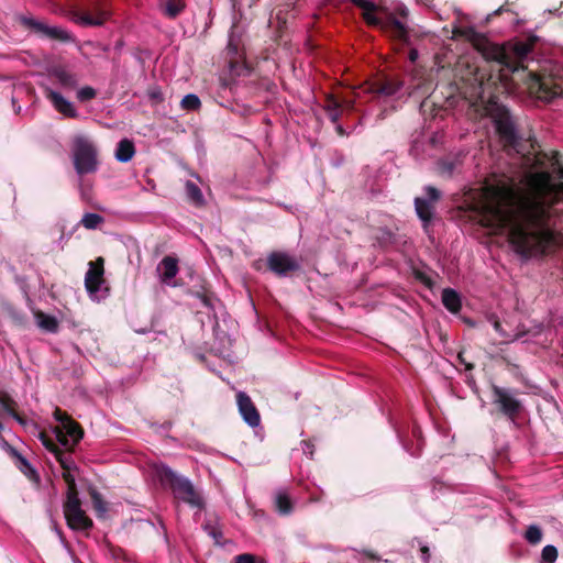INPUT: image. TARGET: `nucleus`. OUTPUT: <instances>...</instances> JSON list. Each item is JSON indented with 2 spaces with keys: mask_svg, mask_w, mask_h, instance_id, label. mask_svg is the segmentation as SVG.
Instances as JSON below:
<instances>
[{
  "mask_svg": "<svg viewBox=\"0 0 563 563\" xmlns=\"http://www.w3.org/2000/svg\"><path fill=\"white\" fill-rule=\"evenodd\" d=\"M38 439L51 453L55 454L59 452V445L56 444L45 431L38 432Z\"/></svg>",
  "mask_w": 563,
  "mask_h": 563,
  "instance_id": "obj_39",
  "label": "nucleus"
},
{
  "mask_svg": "<svg viewBox=\"0 0 563 563\" xmlns=\"http://www.w3.org/2000/svg\"><path fill=\"white\" fill-rule=\"evenodd\" d=\"M275 508L280 515H289L292 511V501L285 492H278L275 496Z\"/></svg>",
  "mask_w": 563,
  "mask_h": 563,
  "instance_id": "obj_29",
  "label": "nucleus"
},
{
  "mask_svg": "<svg viewBox=\"0 0 563 563\" xmlns=\"http://www.w3.org/2000/svg\"><path fill=\"white\" fill-rule=\"evenodd\" d=\"M426 192H427V196L429 199L428 201H430L431 203L437 202L441 197L440 191L435 187H432V186L426 187Z\"/></svg>",
  "mask_w": 563,
  "mask_h": 563,
  "instance_id": "obj_42",
  "label": "nucleus"
},
{
  "mask_svg": "<svg viewBox=\"0 0 563 563\" xmlns=\"http://www.w3.org/2000/svg\"><path fill=\"white\" fill-rule=\"evenodd\" d=\"M442 303L451 312L457 313L461 310L462 302L459 292L452 288H444L442 290Z\"/></svg>",
  "mask_w": 563,
  "mask_h": 563,
  "instance_id": "obj_22",
  "label": "nucleus"
},
{
  "mask_svg": "<svg viewBox=\"0 0 563 563\" xmlns=\"http://www.w3.org/2000/svg\"><path fill=\"white\" fill-rule=\"evenodd\" d=\"M367 556H369L371 559H376V556L373 554V553H367Z\"/></svg>",
  "mask_w": 563,
  "mask_h": 563,
  "instance_id": "obj_54",
  "label": "nucleus"
},
{
  "mask_svg": "<svg viewBox=\"0 0 563 563\" xmlns=\"http://www.w3.org/2000/svg\"><path fill=\"white\" fill-rule=\"evenodd\" d=\"M397 13L402 16V18H407L408 16V9L406 7H399L397 9Z\"/></svg>",
  "mask_w": 563,
  "mask_h": 563,
  "instance_id": "obj_48",
  "label": "nucleus"
},
{
  "mask_svg": "<svg viewBox=\"0 0 563 563\" xmlns=\"http://www.w3.org/2000/svg\"><path fill=\"white\" fill-rule=\"evenodd\" d=\"M103 218L98 213H85L80 223L88 230L96 229L99 224L103 222Z\"/></svg>",
  "mask_w": 563,
  "mask_h": 563,
  "instance_id": "obj_35",
  "label": "nucleus"
},
{
  "mask_svg": "<svg viewBox=\"0 0 563 563\" xmlns=\"http://www.w3.org/2000/svg\"><path fill=\"white\" fill-rule=\"evenodd\" d=\"M73 20L85 26H101L110 18V11L99 2L91 9H77L71 12Z\"/></svg>",
  "mask_w": 563,
  "mask_h": 563,
  "instance_id": "obj_10",
  "label": "nucleus"
},
{
  "mask_svg": "<svg viewBox=\"0 0 563 563\" xmlns=\"http://www.w3.org/2000/svg\"><path fill=\"white\" fill-rule=\"evenodd\" d=\"M558 559V549L548 544L542 549L541 563H554Z\"/></svg>",
  "mask_w": 563,
  "mask_h": 563,
  "instance_id": "obj_38",
  "label": "nucleus"
},
{
  "mask_svg": "<svg viewBox=\"0 0 563 563\" xmlns=\"http://www.w3.org/2000/svg\"><path fill=\"white\" fill-rule=\"evenodd\" d=\"M202 528L206 531V533L214 540L216 544H222L223 533L221 527L218 523L217 518H208L203 522Z\"/></svg>",
  "mask_w": 563,
  "mask_h": 563,
  "instance_id": "obj_28",
  "label": "nucleus"
},
{
  "mask_svg": "<svg viewBox=\"0 0 563 563\" xmlns=\"http://www.w3.org/2000/svg\"><path fill=\"white\" fill-rule=\"evenodd\" d=\"M53 76L56 81L64 88L65 90H74L78 85V78L75 74L67 71L63 68H57L53 71Z\"/></svg>",
  "mask_w": 563,
  "mask_h": 563,
  "instance_id": "obj_23",
  "label": "nucleus"
},
{
  "mask_svg": "<svg viewBox=\"0 0 563 563\" xmlns=\"http://www.w3.org/2000/svg\"><path fill=\"white\" fill-rule=\"evenodd\" d=\"M180 106L184 110L195 111L201 107V101L197 95L188 93L181 99Z\"/></svg>",
  "mask_w": 563,
  "mask_h": 563,
  "instance_id": "obj_34",
  "label": "nucleus"
},
{
  "mask_svg": "<svg viewBox=\"0 0 563 563\" xmlns=\"http://www.w3.org/2000/svg\"><path fill=\"white\" fill-rule=\"evenodd\" d=\"M135 154L134 143L129 139L121 140L115 150V158L121 163L130 162Z\"/></svg>",
  "mask_w": 563,
  "mask_h": 563,
  "instance_id": "obj_24",
  "label": "nucleus"
},
{
  "mask_svg": "<svg viewBox=\"0 0 563 563\" xmlns=\"http://www.w3.org/2000/svg\"><path fill=\"white\" fill-rule=\"evenodd\" d=\"M0 406L2 409L10 415L14 420H16L21 426L29 427L31 424L34 428H37V424L33 421H29L25 417L18 412V404L16 401L5 391L0 390Z\"/></svg>",
  "mask_w": 563,
  "mask_h": 563,
  "instance_id": "obj_18",
  "label": "nucleus"
},
{
  "mask_svg": "<svg viewBox=\"0 0 563 563\" xmlns=\"http://www.w3.org/2000/svg\"><path fill=\"white\" fill-rule=\"evenodd\" d=\"M532 190L519 195L511 184H496L485 189L484 211L507 230L514 251L525 260L542 258L556 252L561 233L555 229V205L563 201V183L554 184L547 170L530 177Z\"/></svg>",
  "mask_w": 563,
  "mask_h": 563,
  "instance_id": "obj_2",
  "label": "nucleus"
},
{
  "mask_svg": "<svg viewBox=\"0 0 563 563\" xmlns=\"http://www.w3.org/2000/svg\"><path fill=\"white\" fill-rule=\"evenodd\" d=\"M157 271L161 273V282L168 286L177 287L179 284L173 280L178 274V260L174 256H165L159 262Z\"/></svg>",
  "mask_w": 563,
  "mask_h": 563,
  "instance_id": "obj_17",
  "label": "nucleus"
},
{
  "mask_svg": "<svg viewBox=\"0 0 563 563\" xmlns=\"http://www.w3.org/2000/svg\"><path fill=\"white\" fill-rule=\"evenodd\" d=\"M492 323H493L495 331H497L500 334H504L501 323L497 317H495V316L492 317Z\"/></svg>",
  "mask_w": 563,
  "mask_h": 563,
  "instance_id": "obj_46",
  "label": "nucleus"
},
{
  "mask_svg": "<svg viewBox=\"0 0 563 563\" xmlns=\"http://www.w3.org/2000/svg\"><path fill=\"white\" fill-rule=\"evenodd\" d=\"M188 294L200 299L201 303L206 308L212 307L213 294L205 285H202L198 290L189 289Z\"/></svg>",
  "mask_w": 563,
  "mask_h": 563,
  "instance_id": "obj_32",
  "label": "nucleus"
},
{
  "mask_svg": "<svg viewBox=\"0 0 563 563\" xmlns=\"http://www.w3.org/2000/svg\"><path fill=\"white\" fill-rule=\"evenodd\" d=\"M418 433H419V431L415 429V430H413V435H415V437H418Z\"/></svg>",
  "mask_w": 563,
  "mask_h": 563,
  "instance_id": "obj_56",
  "label": "nucleus"
},
{
  "mask_svg": "<svg viewBox=\"0 0 563 563\" xmlns=\"http://www.w3.org/2000/svg\"><path fill=\"white\" fill-rule=\"evenodd\" d=\"M37 325L49 333H56L59 328L58 320L49 314L44 313L43 311H37L35 313Z\"/></svg>",
  "mask_w": 563,
  "mask_h": 563,
  "instance_id": "obj_26",
  "label": "nucleus"
},
{
  "mask_svg": "<svg viewBox=\"0 0 563 563\" xmlns=\"http://www.w3.org/2000/svg\"><path fill=\"white\" fill-rule=\"evenodd\" d=\"M62 476L67 486L76 485V481L74 475L71 474V471H64Z\"/></svg>",
  "mask_w": 563,
  "mask_h": 563,
  "instance_id": "obj_44",
  "label": "nucleus"
},
{
  "mask_svg": "<svg viewBox=\"0 0 563 563\" xmlns=\"http://www.w3.org/2000/svg\"><path fill=\"white\" fill-rule=\"evenodd\" d=\"M64 448H65V450L59 448V452L55 453L54 456L56 457V460L60 464L63 471H75V470H77L76 463H75V461H74V459L71 456V454H73V452L75 450V446L68 445V446H64Z\"/></svg>",
  "mask_w": 563,
  "mask_h": 563,
  "instance_id": "obj_25",
  "label": "nucleus"
},
{
  "mask_svg": "<svg viewBox=\"0 0 563 563\" xmlns=\"http://www.w3.org/2000/svg\"><path fill=\"white\" fill-rule=\"evenodd\" d=\"M96 95V90L89 86H86L77 91V98L82 102L93 99Z\"/></svg>",
  "mask_w": 563,
  "mask_h": 563,
  "instance_id": "obj_40",
  "label": "nucleus"
},
{
  "mask_svg": "<svg viewBox=\"0 0 563 563\" xmlns=\"http://www.w3.org/2000/svg\"><path fill=\"white\" fill-rule=\"evenodd\" d=\"M156 476L165 488H169L174 497L192 508H203L205 501L189 478L178 474L166 465L156 468Z\"/></svg>",
  "mask_w": 563,
  "mask_h": 563,
  "instance_id": "obj_4",
  "label": "nucleus"
},
{
  "mask_svg": "<svg viewBox=\"0 0 563 563\" xmlns=\"http://www.w3.org/2000/svg\"><path fill=\"white\" fill-rule=\"evenodd\" d=\"M558 155H559V152H555V153H554V157H553V158H555V164H558V163H559V162H558V158H556V156H558Z\"/></svg>",
  "mask_w": 563,
  "mask_h": 563,
  "instance_id": "obj_53",
  "label": "nucleus"
},
{
  "mask_svg": "<svg viewBox=\"0 0 563 563\" xmlns=\"http://www.w3.org/2000/svg\"><path fill=\"white\" fill-rule=\"evenodd\" d=\"M420 552H421L423 562L424 563H429V561H430V549H429V547L422 545L420 548Z\"/></svg>",
  "mask_w": 563,
  "mask_h": 563,
  "instance_id": "obj_45",
  "label": "nucleus"
},
{
  "mask_svg": "<svg viewBox=\"0 0 563 563\" xmlns=\"http://www.w3.org/2000/svg\"><path fill=\"white\" fill-rule=\"evenodd\" d=\"M402 87V82L396 78H379L373 81L369 85V92L376 95V96H383V97H391L396 95L400 88Z\"/></svg>",
  "mask_w": 563,
  "mask_h": 563,
  "instance_id": "obj_16",
  "label": "nucleus"
},
{
  "mask_svg": "<svg viewBox=\"0 0 563 563\" xmlns=\"http://www.w3.org/2000/svg\"><path fill=\"white\" fill-rule=\"evenodd\" d=\"M185 8V0H165L163 12L167 18L176 19Z\"/></svg>",
  "mask_w": 563,
  "mask_h": 563,
  "instance_id": "obj_30",
  "label": "nucleus"
},
{
  "mask_svg": "<svg viewBox=\"0 0 563 563\" xmlns=\"http://www.w3.org/2000/svg\"><path fill=\"white\" fill-rule=\"evenodd\" d=\"M76 505H81L77 485L67 486L66 499L64 501L63 508L76 506Z\"/></svg>",
  "mask_w": 563,
  "mask_h": 563,
  "instance_id": "obj_36",
  "label": "nucleus"
},
{
  "mask_svg": "<svg viewBox=\"0 0 563 563\" xmlns=\"http://www.w3.org/2000/svg\"><path fill=\"white\" fill-rule=\"evenodd\" d=\"M185 190L187 199L196 207H202L205 199L201 189L191 180H187L185 184Z\"/></svg>",
  "mask_w": 563,
  "mask_h": 563,
  "instance_id": "obj_27",
  "label": "nucleus"
},
{
  "mask_svg": "<svg viewBox=\"0 0 563 563\" xmlns=\"http://www.w3.org/2000/svg\"><path fill=\"white\" fill-rule=\"evenodd\" d=\"M457 161L456 159H441L438 163V169L441 175L451 176L453 172L456 169Z\"/></svg>",
  "mask_w": 563,
  "mask_h": 563,
  "instance_id": "obj_37",
  "label": "nucleus"
},
{
  "mask_svg": "<svg viewBox=\"0 0 563 563\" xmlns=\"http://www.w3.org/2000/svg\"><path fill=\"white\" fill-rule=\"evenodd\" d=\"M15 20L24 29L30 30L40 37H46L62 43L74 41L73 34L63 27L49 26L42 21H37L32 16L25 15H18Z\"/></svg>",
  "mask_w": 563,
  "mask_h": 563,
  "instance_id": "obj_8",
  "label": "nucleus"
},
{
  "mask_svg": "<svg viewBox=\"0 0 563 563\" xmlns=\"http://www.w3.org/2000/svg\"><path fill=\"white\" fill-rule=\"evenodd\" d=\"M21 110V107L15 108V112L19 113Z\"/></svg>",
  "mask_w": 563,
  "mask_h": 563,
  "instance_id": "obj_57",
  "label": "nucleus"
},
{
  "mask_svg": "<svg viewBox=\"0 0 563 563\" xmlns=\"http://www.w3.org/2000/svg\"><path fill=\"white\" fill-rule=\"evenodd\" d=\"M147 96L151 101L161 103L164 100L163 93L158 87H152L147 90Z\"/></svg>",
  "mask_w": 563,
  "mask_h": 563,
  "instance_id": "obj_41",
  "label": "nucleus"
},
{
  "mask_svg": "<svg viewBox=\"0 0 563 563\" xmlns=\"http://www.w3.org/2000/svg\"><path fill=\"white\" fill-rule=\"evenodd\" d=\"M74 167L78 175L97 172L99 166L98 151L95 144L86 136H76L73 145Z\"/></svg>",
  "mask_w": 563,
  "mask_h": 563,
  "instance_id": "obj_5",
  "label": "nucleus"
},
{
  "mask_svg": "<svg viewBox=\"0 0 563 563\" xmlns=\"http://www.w3.org/2000/svg\"><path fill=\"white\" fill-rule=\"evenodd\" d=\"M88 494L91 498L92 507L98 514L107 511V505L102 498V495L97 490L95 486L88 487Z\"/></svg>",
  "mask_w": 563,
  "mask_h": 563,
  "instance_id": "obj_31",
  "label": "nucleus"
},
{
  "mask_svg": "<svg viewBox=\"0 0 563 563\" xmlns=\"http://www.w3.org/2000/svg\"><path fill=\"white\" fill-rule=\"evenodd\" d=\"M492 393L493 404L497 407L498 412L511 422H516L525 409L522 401L515 396L511 389L495 384L492 385Z\"/></svg>",
  "mask_w": 563,
  "mask_h": 563,
  "instance_id": "obj_7",
  "label": "nucleus"
},
{
  "mask_svg": "<svg viewBox=\"0 0 563 563\" xmlns=\"http://www.w3.org/2000/svg\"><path fill=\"white\" fill-rule=\"evenodd\" d=\"M67 526L73 530H88L92 528V520L81 509V505L64 507Z\"/></svg>",
  "mask_w": 563,
  "mask_h": 563,
  "instance_id": "obj_14",
  "label": "nucleus"
},
{
  "mask_svg": "<svg viewBox=\"0 0 563 563\" xmlns=\"http://www.w3.org/2000/svg\"><path fill=\"white\" fill-rule=\"evenodd\" d=\"M455 34L470 42L490 63L487 76L482 75L479 78L478 97L482 101L487 100L486 112L494 122L504 148L520 155L527 167L542 168L548 155L537 148L534 140L523 139L517 133L509 110L499 104L497 99L501 95L514 93L523 82L531 96L543 102H552L563 97V68L547 64L536 71L529 69L528 63L538 41L536 35L498 45L472 26L462 27Z\"/></svg>",
  "mask_w": 563,
  "mask_h": 563,
  "instance_id": "obj_1",
  "label": "nucleus"
},
{
  "mask_svg": "<svg viewBox=\"0 0 563 563\" xmlns=\"http://www.w3.org/2000/svg\"><path fill=\"white\" fill-rule=\"evenodd\" d=\"M266 265L278 277H286L300 269V265L295 257L279 251L268 254Z\"/></svg>",
  "mask_w": 563,
  "mask_h": 563,
  "instance_id": "obj_11",
  "label": "nucleus"
},
{
  "mask_svg": "<svg viewBox=\"0 0 563 563\" xmlns=\"http://www.w3.org/2000/svg\"><path fill=\"white\" fill-rule=\"evenodd\" d=\"M415 209L418 218L422 221L423 230L428 232L433 219L434 206L427 199L417 197L415 199Z\"/></svg>",
  "mask_w": 563,
  "mask_h": 563,
  "instance_id": "obj_20",
  "label": "nucleus"
},
{
  "mask_svg": "<svg viewBox=\"0 0 563 563\" xmlns=\"http://www.w3.org/2000/svg\"><path fill=\"white\" fill-rule=\"evenodd\" d=\"M416 278L421 282L424 286H427L428 288H432L433 287V280L430 276H428L426 273H422V272H417L416 273Z\"/></svg>",
  "mask_w": 563,
  "mask_h": 563,
  "instance_id": "obj_43",
  "label": "nucleus"
},
{
  "mask_svg": "<svg viewBox=\"0 0 563 563\" xmlns=\"http://www.w3.org/2000/svg\"><path fill=\"white\" fill-rule=\"evenodd\" d=\"M418 51L416 48H410L408 58L411 63H415L418 59Z\"/></svg>",
  "mask_w": 563,
  "mask_h": 563,
  "instance_id": "obj_47",
  "label": "nucleus"
},
{
  "mask_svg": "<svg viewBox=\"0 0 563 563\" xmlns=\"http://www.w3.org/2000/svg\"><path fill=\"white\" fill-rule=\"evenodd\" d=\"M542 537V529L537 525H530L525 532V539L532 545L539 544Z\"/></svg>",
  "mask_w": 563,
  "mask_h": 563,
  "instance_id": "obj_33",
  "label": "nucleus"
},
{
  "mask_svg": "<svg viewBox=\"0 0 563 563\" xmlns=\"http://www.w3.org/2000/svg\"><path fill=\"white\" fill-rule=\"evenodd\" d=\"M53 417L59 422V426L54 429L58 443L63 446H76L85 433L80 423L58 407L55 408Z\"/></svg>",
  "mask_w": 563,
  "mask_h": 563,
  "instance_id": "obj_6",
  "label": "nucleus"
},
{
  "mask_svg": "<svg viewBox=\"0 0 563 563\" xmlns=\"http://www.w3.org/2000/svg\"><path fill=\"white\" fill-rule=\"evenodd\" d=\"M227 54L229 57V66H230L231 70L239 74L236 68L240 67V60L242 58V54L240 52V38L236 37V35H235L234 26L231 29V33L229 36Z\"/></svg>",
  "mask_w": 563,
  "mask_h": 563,
  "instance_id": "obj_19",
  "label": "nucleus"
},
{
  "mask_svg": "<svg viewBox=\"0 0 563 563\" xmlns=\"http://www.w3.org/2000/svg\"><path fill=\"white\" fill-rule=\"evenodd\" d=\"M427 104H428V100H424V101L422 102L421 107L423 108V107H426Z\"/></svg>",
  "mask_w": 563,
  "mask_h": 563,
  "instance_id": "obj_55",
  "label": "nucleus"
},
{
  "mask_svg": "<svg viewBox=\"0 0 563 563\" xmlns=\"http://www.w3.org/2000/svg\"><path fill=\"white\" fill-rule=\"evenodd\" d=\"M10 453L16 459V467L32 482L40 483V475L37 471L30 464V462L19 453L16 449L9 445Z\"/></svg>",
  "mask_w": 563,
  "mask_h": 563,
  "instance_id": "obj_21",
  "label": "nucleus"
},
{
  "mask_svg": "<svg viewBox=\"0 0 563 563\" xmlns=\"http://www.w3.org/2000/svg\"><path fill=\"white\" fill-rule=\"evenodd\" d=\"M335 131L336 133L340 135V136H344L346 135V131L344 130V128L341 125V124H336L335 126Z\"/></svg>",
  "mask_w": 563,
  "mask_h": 563,
  "instance_id": "obj_49",
  "label": "nucleus"
},
{
  "mask_svg": "<svg viewBox=\"0 0 563 563\" xmlns=\"http://www.w3.org/2000/svg\"><path fill=\"white\" fill-rule=\"evenodd\" d=\"M104 274V260L97 257L96 261L89 263V268L85 275V287L90 295L97 294L102 283Z\"/></svg>",
  "mask_w": 563,
  "mask_h": 563,
  "instance_id": "obj_12",
  "label": "nucleus"
},
{
  "mask_svg": "<svg viewBox=\"0 0 563 563\" xmlns=\"http://www.w3.org/2000/svg\"><path fill=\"white\" fill-rule=\"evenodd\" d=\"M558 174L560 178H563V166H559Z\"/></svg>",
  "mask_w": 563,
  "mask_h": 563,
  "instance_id": "obj_52",
  "label": "nucleus"
},
{
  "mask_svg": "<svg viewBox=\"0 0 563 563\" xmlns=\"http://www.w3.org/2000/svg\"><path fill=\"white\" fill-rule=\"evenodd\" d=\"M322 109L332 123H338L344 112L350 113L355 110V99L340 98L333 93H325Z\"/></svg>",
  "mask_w": 563,
  "mask_h": 563,
  "instance_id": "obj_9",
  "label": "nucleus"
},
{
  "mask_svg": "<svg viewBox=\"0 0 563 563\" xmlns=\"http://www.w3.org/2000/svg\"><path fill=\"white\" fill-rule=\"evenodd\" d=\"M459 358L461 360V362H462V363H464V364H465V368H466L467 371H471V369H473V368H474V364H472V363H465V362H464V360H463V357H462V354H461V353L459 354Z\"/></svg>",
  "mask_w": 563,
  "mask_h": 563,
  "instance_id": "obj_50",
  "label": "nucleus"
},
{
  "mask_svg": "<svg viewBox=\"0 0 563 563\" xmlns=\"http://www.w3.org/2000/svg\"><path fill=\"white\" fill-rule=\"evenodd\" d=\"M353 5L362 10V18L369 26L380 27L395 43L402 46H410L409 29L396 19L389 15L386 21H382L375 13L378 7L369 0H350Z\"/></svg>",
  "mask_w": 563,
  "mask_h": 563,
  "instance_id": "obj_3",
  "label": "nucleus"
},
{
  "mask_svg": "<svg viewBox=\"0 0 563 563\" xmlns=\"http://www.w3.org/2000/svg\"><path fill=\"white\" fill-rule=\"evenodd\" d=\"M503 10H504V7H500L497 10H495L492 15H494V16L499 15Z\"/></svg>",
  "mask_w": 563,
  "mask_h": 563,
  "instance_id": "obj_51",
  "label": "nucleus"
},
{
  "mask_svg": "<svg viewBox=\"0 0 563 563\" xmlns=\"http://www.w3.org/2000/svg\"><path fill=\"white\" fill-rule=\"evenodd\" d=\"M44 95L52 102L56 111L67 118H78V112L74 108L73 103L66 100L59 92L46 87L44 89Z\"/></svg>",
  "mask_w": 563,
  "mask_h": 563,
  "instance_id": "obj_15",
  "label": "nucleus"
},
{
  "mask_svg": "<svg viewBox=\"0 0 563 563\" xmlns=\"http://www.w3.org/2000/svg\"><path fill=\"white\" fill-rule=\"evenodd\" d=\"M418 3H423V0H416Z\"/></svg>",
  "mask_w": 563,
  "mask_h": 563,
  "instance_id": "obj_58",
  "label": "nucleus"
},
{
  "mask_svg": "<svg viewBox=\"0 0 563 563\" xmlns=\"http://www.w3.org/2000/svg\"><path fill=\"white\" fill-rule=\"evenodd\" d=\"M236 404L239 408V412L242 416L243 420L252 428L260 426L261 416L260 412L250 398V396L244 391H239L236 394Z\"/></svg>",
  "mask_w": 563,
  "mask_h": 563,
  "instance_id": "obj_13",
  "label": "nucleus"
}]
</instances>
